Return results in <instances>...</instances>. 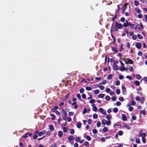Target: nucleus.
<instances>
[{"label": "nucleus", "mask_w": 147, "mask_h": 147, "mask_svg": "<svg viewBox=\"0 0 147 147\" xmlns=\"http://www.w3.org/2000/svg\"><path fill=\"white\" fill-rule=\"evenodd\" d=\"M99 111L100 113H102V114L105 115H106V111H104L103 108H100L99 109Z\"/></svg>", "instance_id": "39448f33"}, {"label": "nucleus", "mask_w": 147, "mask_h": 147, "mask_svg": "<svg viewBox=\"0 0 147 147\" xmlns=\"http://www.w3.org/2000/svg\"><path fill=\"white\" fill-rule=\"evenodd\" d=\"M136 142L138 144H140V139L139 138H137L136 140Z\"/></svg>", "instance_id": "bb28decb"}, {"label": "nucleus", "mask_w": 147, "mask_h": 147, "mask_svg": "<svg viewBox=\"0 0 147 147\" xmlns=\"http://www.w3.org/2000/svg\"><path fill=\"white\" fill-rule=\"evenodd\" d=\"M97 108L96 107H94L92 108L93 111H96L97 110Z\"/></svg>", "instance_id": "5fc2aeb1"}, {"label": "nucleus", "mask_w": 147, "mask_h": 147, "mask_svg": "<svg viewBox=\"0 0 147 147\" xmlns=\"http://www.w3.org/2000/svg\"><path fill=\"white\" fill-rule=\"evenodd\" d=\"M118 134L120 136H121L123 134V132L122 131H119L118 132Z\"/></svg>", "instance_id": "c9c22d12"}, {"label": "nucleus", "mask_w": 147, "mask_h": 147, "mask_svg": "<svg viewBox=\"0 0 147 147\" xmlns=\"http://www.w3.org/2000/svg\"><path fill=\"white\" fill-rule=\"evenodd\" d=\"M120 83V82L119 80L115 82V84L117 86H118Z\"/></svg>", "instance_id": "e2e57ef3"}, {"label": "nucleus", "mask_w": 147, "mask_h": 147, "mask_svg": "<svg viewBox=\"0 0 147 147\" xmlns=\"http://www.w3.org/2000/svg\"><path fill=\"white\" fill-rule=\"evenodd\" d=\"M122 116V119L123 120L125 121L127 120V119L126 118V116L124 114H122L121 115Z\"/></svg>", "instance_id": "6e6552de"}, {"label": "nucleus", "mask_w": 147, "mask_h": 147, "mask_svg": "<svg viewBox=\"0 0 147 147\" xmlns=\"http://www.w3.org/2000/svg\"><path fill=\"white\" fill-rule=\"evenodd\" d=\"M107 121L105 119H103L102 121V124H104V126L105 125V124H106L107 123Z\"/></svg>", "instance_id": "6ab92c4d"}, {"label": "nucleus", "mask_w": 147, "mask_h": 147, "mask_svg": "<svg viewBox=\"0 0 147 147\" xmlns=\"http://www.w3.org/2000/svg\"><path fill=\"white\" fill-rule=\"evenodd\" d=\"M112 50L115 52V53H117L118 52L117 50L115 47H112Z\"/></svg>", "instance_id": "9b49d317"}, {"label": "nucleus", "mask_w": 147, "mask_h": 147, "mask_svg": "<svg viewBox=\"0 0 147 147\" xmlns=\"http://www.w3.org/2000/svg\"><path fill=\"white\" fill-rule=\"evenodd\" d=\"M28 133H26L22 137L23 138H27L28 137Z\"/></svg>", "instance_id": "864d4df0"}, {"label": "nucleus", "mask_w": 147, "mask_h": 147, "mask_svg": "<svg viewBox=\"0 0 147 147\" xmlns=\"http://www.w3.org/2000/svg\"><path fill=\"white\" fill-rule=\"evenodd\" d=\"M79 91L80 93H82L84 92V89L83 88H81L80 89Z\"/></svg>", "instance_id": "8fccbe9b"}, {"label": "nucleus", "mask_w": 147, "mask_h": 147, "mask_svg": "<svg viewBox=\"0 0 147 147\" xmlns=\"http://www.w3.org/2000/svg\"><path fill=\"white\" fill-rule=\"evenodd\" d=\"M80 138L79 137H77L75 139L76 141L78 142L80 140Z\"/></svg>", "instance_id": "a19ab883"}, {"label": "nucleus", "mask_w": 147, "mask_h": 147, "mask_svg": "<svg viewBox=\"0 0 147 147\" xmlns=\"http://www.w3.org/2000/svg\"><path fill=\"white\" fill-rule=\"evenodd\" d=\"M137 36L138 38L140 39H142L143 38L142 36L139 34H137Z\"/></svg>", "instance_id": "2f4dec72"}, {"label": "nucleus", "mask_w": 147, "mask_h": 147, "mask_svg": "<svg viewBox=\"0 0 147 147\" xmlns=\"http://www.w3.org/2000/svg\"><path fill=\"white\" fill-rule=\"evenodd\" d=\"M86 112H87V109L86 108H85L84 109V111L82 112V114H84L85 113H86Z\"/></svg>", "instance_id": "4c0bfd02"}, {"label": "nucleus", "mask_w": 147, "mask_h": 147, "mask_svg": "<svg viewBox=\"0 0 147 147\" xmlns=\"http://www.w3.org/2000/svg\"><path fill=\"white\" fill-rule=\"evenodd\" d=\"M115 26L116 27L119 29L122 28L123 27V25L122 24L119 23L118 22H116L115 23Z\"/></svg>", "instance_id": "7ed1b4c3"}, {"label": "nucleus", "mask_w": 147, "mask_h": 147, "mask_svg": "<svg viewBox=\"0 0 147 147\" xmlns=\"http://www.w3.org/2000/svg\"><path fill=\"white\" fill-rule=\"evenodd\" d=\"M74 130L73 129H72L70 130V133L71 134H73L74 133Z\"/></svg>", "instance_id": "de8ad7c7"}, {"label": "nucleus", "mask_w": 147, "mask_h": 147, "mask_svg": "<svg viewBox=\"0 0 147 147\" xmlns=\"http://www.w3.org/2000/svg\"><path fill=\"white\" fill-rule=\"evenodd\" d=\"M136 78L138 80H140L141 78V76L139 74H137L136 76Z\"/></svg>", "instance_id": "4be33fe9"}, {"label": "nucleus", "mask_w": 147, "mask_h": 147, "mask_svg": "<svg viewBox=\"0 0 147 147\" xmlns=\"http://www.w3.org/2000/svg\"><path fill=\"white\" fill-rule=\"evenodd\" d=\"M104 95L103 94H100L98 95V98H102L104 97Z\"/></svg>", "instance_id": "ddd939ff"}, {"label": "nucleus", "mask_w": 147, "mask_h": 147, "mask_svg": "<svg viewBox=\"0 0 147 147\" xmlns=\"http://www.w3.org/2000/svg\"><path fill=\"white\" fill-rule=\"evenodd\" d=\"M133 109V107L131 106L129 107L128 109L130 111H132Z\"/></svg>", "instance_id": "49530a36"}, {"label": "nucleus", "mask_w": 147, "mask_h": 147, "mask_svg": "<svg viewBox=\"0 0 147 147\" xmlns=\"http://www.w3.org/2000/svg\"><path fill=\"white\" fill-rule=\"evenodd\" d=\"M46 133V132L45 130H43L42 131L39 132L38 134V135L39 136H41L43 134H45Z\"/></svg>", "instance_id": "0eeeda50"}, {"label": "nucleus", "mask_w": 147, "mask_h": 147, "mask_svg": "<svg viewBox=\"0 0 147 147\" xmlns=\"http://www.w3.org/2000/svg\"><path fill=\"white\" fill-rule=\"evenodd\" d=\"M98 87L100 88L101 90H103L105 88V87L104 86L100 85L99 84L98 85Z\"/></svg>", "instance_id": "4468645a"}, {"label": "nucleus", "mask_w": 147, "mask_h": 147, "mask_svg": "<svg viewBox=\"0 0 147 147\" xmlns=\"http://www.w3.org/2000/svg\"><path fill=\"white\" fill-rule=\"evenodd\" d=\"M135 10L138 13H140L141 12V10L137 8H135Z\"/></svg>", "instance_id": "f3484780"}, {"label": "nucleus", "mask_w": 147, "mask_h": 147, "mask_svg": "<svg viewBox=\"0 0 147 147\" xmlns=\"http://www.w3.org/2000/svg\"><path fill=\"white\" fill-rule=\"evenodd\" d=\"M103 130L104 132H106L108 131V129L107 127H105L103 128Z\"/></svg>", "instance_id": "58836bf2"}, {"label": "nucleus", "mask_w": 147, "mask_h": 147, "mask_svg": "<svg viewBox=\"0 0 147 147\" xmlns=\"http://www.w3.org/2000/svg\"><path fill=\"white\" fill-rule=\"evenodd\" d=\"M99 92L100 91L99 90H96L94 91V94H97L99 93Z\"/></svg>", "instance_id": "c756f323"}, {"label": "nucleus", "mask_w": 147, "mask_h": 147, "mask_svg": "<svg viewBox=\"0 0 147 147\" xmlns=\"http://www.w3.org/2000/svg\"><path fill=\"white\" fill-rule=\"evenodd\" d=\"M92 132L94 134H96L97 133V131L96 129H94L92 130Z\"/></svg>", "instance_id": "774afa93"}, {"label": "nucleus", "mask_w": 147, "mask_h": 147, "mask_svg": "<svg viewBox=\"0 0 147 147\" xmlns=\"http://www.w3.org/2000/svg\"><path fill=\"white\" fill-rule=\"evenodd\" d=\"M50 115L51 117H52V118H51V119L53 120H54L55 119V117L54 115L52 114H51Z\"/></svg>", "instance_id": "680f3d73"}, {"label": "nucleus", "mask_w": 147, "mask_h": 147, "mask_svg": "<svg viewBox=\"0 0 147 147\" xmlns=\"http://www.w3.org/2000/svg\"><path fill=\"white\" fill-rule=\"evenodd\" d=\"M113 111L114 112L116 113L118 111V109L117 108H115L113 109Z\"/></svg>", "instance_id": "c85d7f7f"}, {"label": "nucleus", "mask_w": 147, "mask_h": 147, "mask_svg": "<svg viewBox=\"0 0 147 147\" xmlns=\"http://www.w3.org/2000/svg\"><path fill=\"white\" fill-rule=\"evenodd\" d=\"M134 3L135 5L136 6H137L139 5V2L138 1L136 0H135L134 1Z\"/></svg>", "instance_id": "cd10ccee"}, {"label": "nucleus", "mask_w": 147, "mask_h": 147, "mask_svg": "<svg viewBox=\"0 0 147 147\" xmlns=\"http://www.w3.org/2000/svg\"><path fill=\"white\" fill-rule=\"evenodd\" d=\"M63 131L64 132H66L67 131V128L66 127H64L63 128Z\"/></svg>", "instance_id": "473e14b6"}, {"label": "nucleus", "mask_w": 147, "mask_h": 147, "mask_svg": "<svg viewBox=\"0 0 147 147\" xmlns=\"http://www.w3.org/2000/svg\"><path fill=\"white\" fill-rule=\"evenodd\" d=\"M89 102L90 103H94L95 102V101H94V99H92L91 100H90V101H89Z\"/></svg>", "instance_id": "0e129e2a"}, {"label": "nucleus", "mask_w": 147, "mask_h": 147, "mask_svg": "<svg viewBox=\"0 0 147 147\" xmlns=\"http://www.w3.org/2000/svg\"><path fill=\"white\" fill-rule=\"evenodd\" d=\"M121 88L122 89V92L123 94H126V88L124 86H122L121 87Z\"/></svg>", "instance_id": "20e7f679"}, {"label": "nucleus", "mask_w": 147, "mask_h": 147, "mask_svg": "<svg viewBox=\"0 0 147 147\" xmlns=\"http://www.w3.org/2000/svg\"><path fill=\"white\" fill-rule=\"evenodd\" d=\"M74 114V112H70L68 113V115L69 116L73 115Z\"/></svg>", "instance_id": "13d9d810"}, {"label": "nucleus", "mask_w": 147, "mask_h": 147, "mask_svg": "<svg viewBox=\"0 0 147 147\" xmlns=\"http://www.w3.org/2000/svg\"><path fill=\"white\" fill-rule=\"evenodd\" d=\"M127 4H125L123 6V9H122V11L124 12L125 10L127 8Z\"/></svg>", "instance_id": "f8f14e48"}, {"label": "nucleus", "mask_w": 147, "mask_h": 147, "mask_svg": "<svg viewBox=\"0 0 147 147\" xmlns=\"http://www.w3.org/2000/svg\"><path fill=\"white\" fill-rule=\"evenodd\" d=\"M124 78V77L123 76L121 75H120L119 76V78L120 80H122Z\"/></svg>", "instance_id": "37998d69"}, {"label": "nucleus", "mask_w": 147, "mask_h": 147, "mask_svg": "<svg viewBox=\"0 0 147 147\" xmlns=\"http://www.w3.org/2000/svg\"><path fill=\"white\" fill-rule=\"evenodd\" d=\"M84 144L86 146L88 147L89 146V143L88 142H85Z\"/></svg>", "instance_id": "72a5a7b5"}, {"label": "nucleus", "mask_w": 147, "mask_h": 147, "mask_svg": "<svg viewBox=\"0 0 147 147\" xmlns=\"http://www.w3.org/2000/svg\"><path fill=\"white\" fill-rule=\"evenodd\" d=\"M105 99L108 101H109L110 100V98L109 96H107L105 97Z\"/></svg>", "instance_id": "603ef678"}, {"label": "nucleus", "mask_w": 147, "mask_h": 147, "mask_svg": "<svg viewBox=\"0 0 147 147\" xmlns=\"http://www.w3.org/2000/svg\"><path fill=\"white\" fill-rule=\"evenodd\" d=\"M126 78H128L130 80H131L132 79V78L131 76H126Z\"/></svg>", "instance_id": "bf43d9fd"}, {"label": "nucleus", "mask_w": 147, "mask_h": 147, "mask_svg": "<svg viewBox=\"0 0 147 147\" xmlns=\"http://www.w3.org/2000/svg\"><path fill=\"white\" fill-rule=\"evenodd\" d=\"M125 127L127 129H131V127L128 125H125Z\"/></svg>", "instance_id": "3c124183"}, {"label": "nucleus", "mask_w": 147, "mask_h": 147, "mask_svg": "<svg viewBox=\"0 0 147 147\" xmlns=\"http://www.w3.org/2000/svg\"><path fill=\"white\" fill-rule=\"evenodd\" d=\"M86 90L88 91H90L92 90L91 88L89 86H87L86 87Z\"/></svg>", "instance_id": "7c9ffc66"}, {"label": "nucleus", "mask_w": 147, "mask_h": 147, "mask_svg": "<svg viewBox=\"0 0 147 147\" xmlns=\"http://www.w3.org/2000/svg\"><path fill=\"white\" fill-rule=\"evenodd\" d=\"M111 123V122L110 121H107L106 124L107 125H109Z\"/></svg>", "instance_id": "69168bd1"}, {"label": "nucleus", "mask_w": 147, "mask_h": 147, "mask_svg": "<svg viewBox=\"0 0 147 147\" xmlns=\"http://www.w3.org/2000/svg\"><path fill=\"white\" fill-rule=\"evenodd\" d=\"M82 98L83 99H85V98H86V95L84 94H82Z\"/></svg>", "instance_id": "4d7b16f0"}, {"label": "nucleus", "mask_w": 147, "mask_h": 147, "mask_svg": "<svg viewBox=\"0 0 147 147\" xmlns=\"http://www.w3.org/2000/svg\"><path fill=\"white\" fill-rule=\"evenodd\" d=\"M57 145V144L56 143H54L51 144L49 147H56Z\"/></svg>", "instance_id": "393cba45"}, {"label": "nucleus", "mask_w": 147, "mask_h": 147, "mask_svg": "<svg viewBox=\"0 0 147 147\" xmlns=\"http://www.w3.org/2000/svg\"><path fill=\"white\" fill-rule=\"evenodd\" d=\"M121 102L119 101L117 102L116 103V104L117 106H119L121 105Z\"/></svg>", "instance_id": "338daca9"}, {"label": "nucleus", "mask_w": 147, "mask_h": 147, "mask_svg": "<svg viewBox=\"0 0 147 147\" xmlns=\"http://www.w3.org/2000/svg\"><path fill=\"white\" fill-rule=\"evenodd\" d=\"M116 93L118 94H119L120 93V91L119 89H118L116 90Z\"/></svg>", "instance_id": "c03bdc74"}, {"label": "nucleus", "mask_w": 147, "mask_h": 147, "mask_svg": "<svg viewBox=\"0 0 147 147\" xmlns=\"http://www.w3.org/2000/svg\"><path fill=\"white\" fill-rule=\"evenodd\" d=\"M125 68L124 67V65H121V66L119 67V70L122 71L125 70Z\"/></svg>", "instance_id": "1a4fd4ad"}, {"label": "nucleus", "mask_w": 147, "mask_h": 147, "mask_svg": "<svg viewBox=\"0 0 147 147\" xmlns=\"http://www.w3.org/2000/svg\"><path fill=\"white\" fill-rule=\"evenodd\" d=\"M116 97L115 96H113L112 98V100L113 101H115L116 99Z\"/></svg>", "instance_id": "052dcab7"}, {"label": "nucleus", "mask_w": 147, "mask_h": 147, "mask_svg": "<svg viewBox=\"0 0 147 147\" xmlns=\"http://www.w3.org/2000/svg\"><path fill=\"white\" fill-rule=\"evenodd\" d=\"M141 24H140V27L138 28L140 30H142V29L143 28V26L142 24V23H141Z\"/></svg>", "instance_id": "a18cd8bd"}, {"label": "nucleus", "mask_w": 147, "mask_h": 147, "mask_svg": "<svg viewBox=\"0 0 147 147\" xmlns=\"http://www.w3.org/2000/svg\"><path fill=\"white\" fill-rule=\"evenodd\" d=\"M49 129H50V130L51 131H53V129H54V127L52 125H50L49 126Z\"/></svg>", "instance_id": "2eb2a0df"}, {"label": "nucleus", "mask_w": 147, "mask_h": 147, "mask_svg": "<svg viewBox=\"0 0 147 147\" xmlns=\"http://www.w3.org/2000/svg\"><path fill=\"white\" fill-rule=\"evenodd\" d=\"M134 83L137 86H139L140 85L139 82L137 80L135 81L134 82Z\"/></svg>", "instance_id": "a211bd4d"}, {"label": "nucleus", "mask_w": 147, "mask_h": 147, "mask_svg": "<svg viewBox=\"0 0 147 147\" xmlns=\"http://www.w3.org/2000/svg\"><path fill=\"white\" fill-rule=\"evenodd\" d=\"M93 118L94 119H97L98 117V115L96 113H94L93 114Z\"/></svg>", "instance_id": "a878e982"}, {"label": "nucleus", "mask_w": 147, "mask_h": 147, "mask_svg": "<svg viewBox=\"0 0 147 147\" xmlns=\"http://www.w3.org/2000/svg\"><path fill=\"white\" fill-rule=\"evenodd\" d=\"M63 135V133L62 131H59L58 132V136L59 137H61Z\"/></svg>", "instance_id": "9d476101"}, {"label": "nucleus", "mask_w": 147, "mask_h": 147, "mask_svg": "<svg viewBox=\"0 0 147 147\" xmlns=\"http://www.w3.org/2000/svg\"><path fill=\"white\" fill-rule=\"evenodd\" d=\"M62 117L63 119L64 120H66L67 119L66 117L67 116V113L66 111L63 110L62 109Z\"/></svg>", "instance_id": "f257e3e1"}, {"label": "nucleus", "mask_w": 147, "mask_h": 147, "mask_svg": "<svg viewBox=\"0 0 147 147\" xmlns=\"http://www.w3.org/2000/svg\"><path fill=\"white\" fill-rule=\"evenodd\" d=\"M141 136L142 138H145V137L146 136V134L145 133H142L141 134Z\"/></svg>", "instance_id": "dca6fc26"}, {"label": "nucleus", "mask_w": 147, "mask_h": 147, "mask_svg": "<svg viewBox=\"0 0 147 147\" xmlns=\"http://www.w3.org/2000/svg\"><path fill=\"white\" fill-rule=\"evenodd\" d=\"M112 77V75L111 74H110L108 76L107 78L108 80H110L111 79Z\"/></svg>", "instance_id": "412c9836"}, {"label": "nucleus", "mask_w": 147, "mask_h": 147, "mask_svg": "<svg viewBox=\"0 0 147 147\" xmlns=\"http://www.w3.org/2000/svg\"><path fill=\"white\" fill-rule=\"evenodd\" d=\"M76 96L80 100V99H81V95L80 94H77L76 95Z\"/></svg>", "instance_id": "09e8293b"}, {"label": "nucleus", "mask_w": 147, "mask_h": 147, "mask_svg": "<svg viewBox=\"0 0 147 147\" xmlns=\"http://www.w3.org/2000/svg\"><path fill=\"white\" fill-rule=\"evenodd\" d=\"M124 61L125 64H128L129 63V64H133V61L131 59H129L128 58H125L124 59Z\"/></svg>", "instance_id": "f03ea898"}, {"label": "nucleus", "mask_w": 147, "mask_h": 147, "mask_svg": "<svg viewBox=\"0 0 147 147\" xmlns=\"http://www.w3.org/2000/svg\"><path fill=\"white\" fill-rule=\"evenodd\" d=\"M67 120L68 122H70L71 121V118L70 117H68L67 118Z\"/></svg>", "instance_id": "6e6d98bb"}, {"label": "nucleus", "mask_w": 147, "mask_h": 147, "mask_svg": "<svg viewBox=\"0 0 147 147\" xmlns=\"http://www.w3.org/2000/svg\"><path fill=\"white\" fill-rule=\"evenodd\" d=\"M132 38L134 40H136L137 38V36L136 35H134L132 36Z\"/></svg>", "instance_id": "79ce46f5"}, {"label": "nucleus", "mask_w": 147, "mask_h": 147, "mask_svg": "<svg viewBox=\"0 0 147 147\" xmlns=\"http://www.w3.org/2000/svg\"><path fill=\"white\" fill-rule=\"evenodd\" d=\"M135 45L136 47L139 49L141 47V44L140 42H138L136 43Z\"/></svg>", "instance_id": "423d86ee"}, {"label": "nucleus", "mask_w": 147, "mask_h": 147, "mask_svg": "<svg viewBox=\"0 0 147 147\" xmlns=\"http://www.w3.org/2000/svg\"><path fill=\"white\" fill-rule=\"evenodd\" d=\"M100 121H98L97 123V126L98 127H99L100 126Z\"/></svg>", "instance_id": "f704fd0d"}, {"label": "nucleus", "mask_w": 147, "mask_h": 147, "mask_svg": "<svg viewBox=\"0 0 147 147\" xmlns=\"http://www.w3.org/2000/svg\"><path fill=\"white\" fill-rule=\"evenodd\" d=\"M86 138L88 141H90L91 139V138L89 136H87Z\"/></svg>", "instance_id": "e433bc0d"}, {"label": "nucleus", "mask_w": 147, "mask_h": 147, "mask_svg": "<svg viewBox=\"0 0 147 147\" xmlns=\"http://www.w3.org/2000/svg\"><path fill=\"white\" fill-rule=\"evenodd\" d=\"M111 118V117L110 115H107L106 116V118L108 120L110 119Z\"/></svg>", "instance_id": "ea45409f"}, {"label": "nucleus", "mask_w": 147, "mask_h": 147, "mask_svg": "<svg viewBox=\"0 0 147 147\" xmlns=\"http://www.w3.org/2000/svg\"><path fill=\"white\" fill-rule=\"evenodd\" d=\"M81 126V124L80 122H78L77 123V127L78 128H80Z\"/></svg>", "instance_id": "5701e85b"}, {"label": "nucleus", "mask_w": 147, "mask_h": 147, "mask_svg": "<svg viewBox=\"0 0 147 147\" xmlns=\"http://www.w3.org/2000/svg\"><path fill=\"white\" fill-rule=\"evenodd\" d=\"M74 139V138L73 136H69L68 138V140H72Z\"/></svg>", "instance_id": "b1692460"}, {"label": "nucleus", "mask_w": 147, "mask_h": 147, "mask_svg": "<svg viewBox=\"0 0 147 147\" xmlns=\"http://www.w3.org/2000/svg\"><path fill=\"white\" fill-rule=\"evenodd\" d=\"M113 69L115 70H118V66L117 65H115L113 67Z\"/></svg>", "instance_id": "aec40b11"}]
</instances>
